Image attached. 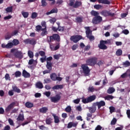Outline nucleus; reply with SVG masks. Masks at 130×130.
I'll return each instance as SVG.
<instances>
[{
	"instance_id": "obj_1",
	"label": "nucleus",
	"mask_w": 130,
	"mask_h": 130,
	"mask_svg": "<svg viewBox=\"0 0 130 130\" xmlns=\"http://www.w3.org/2000/svg\"><path fill=\"white\" fill-rule=\"evenodd\" d=\"M85 30H86L85 31V33L87 38H88V39H89L90 41H94V40H95V37L92 35V31H91L90 27H85Z\"/></svg>"
},
{
	"instance_id": "obj_2",
	"label": "nucleus",
	"mask_w": 130,
	"mask_h": 130,
	"mask_svg": "<svg viewBox=\"0 0 130 130\" xmlns=\"http://www.w3.org/2000/svg\"><path fill=\"white\" fill-rule=\"evenodd\" d=\"M98 61V58L96 57L89 58L86 60V62L87 66H90V67H93V66L96 64Z\"/></svg>"
},
{
	"instance_id": "obj_3",
	"label": "nucleus",
	"mask_w": 130,
	"mask_h": 130,
	"mask_svg": "<svg viewBox=\"0 0 130 130\" xmlns=\"http://www.w3.org/2000/svg\"><path fill=\"white\" fill-rule=\"evenodd\" d=\"M53 41H57V42H60V37L56 34H54L49 37V40L48 42H53Z\"/></svg>"
},
{
	"instance_id": "obj_4",
	"label": "nucleus",
	"mask_w": 130,
	"mask_h": 130,
	"mask_svg": "<svg viewBox=\"0 0 130 130\" xmlns=\"http://www.w3.org/2000/svg\"><path fill=\"white\" fill-rule=\"evenodd\" d=\"M81 68L83 70V72L85 76H89V75H90V72L91 70L89 69L87 64H82L81 65Z\"/></svg>"
},
{
	"instance_id": "obj_5",
	"label": "nucleus",
	"mask_w": 130,
	"mask_h": 130,
	"mask_svg": "<svg viewBox=\"0 0 130 130\" xmlns=\"http://www.w3.org/2000/svg\"><path fill=\"white\" fill-rule=\"evenodd\" d=\"M95 99H96V95H92L88 96L87 99H82V101L84 104H87V103H90V102L94 101Z\"/></svg>"
},
{
	"instance_id": "obj_6",
	"label": "nucleus",
	"mask_w": 130,
	"mask_h": 130,
	"mask_svg": "<svg viewBox=\"0 0 130 130\" xmlns=\"http://www.w3.org/2000/svg\"><path fill=\"white\" fill-rule=\"evenodd\" d=\"M81 39H84L82 36L80 35H76V36H72L70 38V40L73 41L74 43H78Z\"/></svg>"
},
{
	"instance_id": "obj_7",
	"label": "nucleus",
	"mask_w": 130,
	"mask_h": 130,
	"mask_svg": "<svg viewBox=\"0 0 130 130\" xmlns=\"http://www.w3.org/2000/svg\"><path fill=\"white\" fill-rule=\"evenodd\" d=\"M101 15H102V16H104V17H114V16H115V13H112L107 10H103L101 12Z\"/></svg>"
},
{
	"instance_id": "obj_8",
	"label": "nucleus",
	"mask_w": 130,
	"mask_h": 130,
	"mask_svg": "<svg viewBox=\"0 0 130 130\" xmlns=\"http://www.w3.org/2000/svg\"><path fill=\"white\" fill-rule=\"evenodd\" d=\"M25 44H30L31 45H35L36 44V40L35 39H26L23 41Z\"/></svg>"
},
{
	"instance_id": "obj_9",
	"label": "nucleus",
	"mask_w": 130,
	"mask_h": 130,
	"mask_svg": "<svg viewBox=\"0 0 130 130\" xmlns=\"http://www.w3.org/2000/svg\"><path fill=\"white\" fill-rule=\"evenodd\" d=\"M61 98V96L59 94H56L55 96H52L50 98L51 102H53V103H57L59 100H60V99Z\"/></svg>"
},
{
	"instance_id": "obj_10",
	"label": "nucleus",
	"mask_w": 130,
	"mask_h": 130,
	"mask_svg": "<svg viewBox=\"0 0 130 130\" xmlns=\"http://www.w3.org/2000/svg\"><path fill=\"white\" fill-rule=\"evenodd\" d=\"M101 22H102V17L99 15L94 17L92 19L93 24H99V23H101Z\"/></svg>"
},
{
	"instance_id": "obj_11",
	"label": "nucleus",
	"mask_w": 130,
	"mask_h": 130,
	"mask_svg": "<svg viewBox=\"0 0 130 130\" xmlns=\"http://www.w3.org/2000/svg\"><path fill=\"white\" fill-rule=\"evenodd\" d=\"M13 55L16 58H19V59H22V58H23V53L20 51H16L13 53Z\"/></svg>"
},
{
	"instance_id": "obj_12",
	"label": "nucleus",
	"mask_w": 130,
	"mask_h": 130,
	"mask_svg": "<svg viewBox=\"0 0 130 130\" xmlns=\"http://www.w3.org/2000/svg\"><path fill=\"white\" fill-rule=\"evenodd\" d=\"M97 1L99 4H103L104 5H110V2L108 0H90L91 3H96Z\"/></svg>"
},
{
	"instance_id": "obj_13",
	"label": "nucleus",
	"mask_w": 130,
	"mask_h": 130,
	"mask_svg": "<svg viewBox=\"0 0 130 130\" xmlns=\"http://www.w3.org/2000/svg\"><path fill=\"white\" fill-rule=\"evenodd\" d=\"M95 106H98V109H100L103 106H105V102L104 101H101L100 102H96L93 103Z\"/></svg>"
},
{
	"instance_id": "obj_14",
	"label": "nucleus",
	"mask_w": 130,
	"mask_h": 130,
	"mask_svg": "<svg viewBox=\"0 0 130 130\" xmlns=\"http://www.w3.org/2000/svg\"><path fill=\"white\" fill-rule=\"evenodd\" d=\"M16 105L15 102H12L11 104H10L8 107L5 109V111L7 112V113H9V112H10L12 109L14 107H15V106Z\"/></svg>"
},
{
	"instance_id": "obj_15",
	"label": "nucleus",
	"mask_w": 130,
	"mask_h": 130,
	"mask_svg": "<svg viewBox=\"0 0 130 130\" xmlns=\"http://www.w3.org/2000/svg\"><path fill=\"white\" fill-rule=\"evenodd\" d=\"M46 67L48 70L44 71L43 72V74L45 75L46 74H50V72L52 71V66H51L50 64H48L46 65Z\"/></svg>"
},
{
	"instance_id": "obj_16",
	"label": "nucleus",
	"mask_w": 130,
	"mask_h": 130,
	"mask_svg": "<svg viewBox=\"0 0 130 130\" xmlns=\"http://www.w3.org/2000/svg\"><path fill=\"white\" fill-rule=\"evenodd\" d=\"M98 46L100 49L105 50L107 49V46L103 42V40L100 41V43Z\"/></svg>"
},
{
	"instance_id": "obj_17",
	"label": "nucleus",
	"mask_w": 130,
	"mask_h": 130,
	"mask_svg": "<svg viewBox=\"0 0 130 130\" xmlns=\"http://www.w3.org/2000/svg\"><path fill=\"white\" fill-rule=\"evenodd\" d=\"M13 46H14V44L12 42L8 43L7 45H6L5 44H2V48L9 49V48H12V47H13Z\"/></svg>"
},
{
	"instance_id": "obj_18",
	"label": "nucleus",
	"mask_w": 130,
	"mask_h": 130,
	"mask_svg": "<svg viewBox=\"0 0 130 130\" xmlns=\"http://www.w3.org/2000/svg\"><path fill=\"white\" fill-rule=\"evenodd\" d=\"M21 113H20L17 118L18 121H23L25 118H24V113L23 111H21Z\"/></svg>"
},
{
	"instance_id": "obj_19",
	"label": "nucleus",
	"mask_w": 130,
	"mask_h": 130,
	"mask_svg": "<svg viewBox=\"0 0 130 130\" xmlns=\"http://www.w3.org/2000/svg\"><path fill=\"white\" fill-rule=\"evenodd\" d=\"M82 2L76 1V2L74 4L73 8L74 9H78V8H80V7H82Z\"/></svg>"
},
{
	"instance_id": "obj_20",
	"label": "nucleus",
	"mask_w": 130,
	"mask_h": 130,
	"mask_svg": "<svg viewBox=\"0 0 130 130\" xmlns=\"http://www.w3.org/2000/svg\"><path fill=\"white\" fill-rule=\"evenodd\" d=\"M96 106L93 103L92 107H90L88 108L89 111L90 113H94V112L96 111Z\"/></svg>"
},
{
	"instance_id": "obj_21",
	"label": "nucleus",
	"mask_w": 130,
	"mask_h": 130,
	"mask_svg": "<svg viewBox=\"0 0 130 130\" xmlns=\"http://www.w3.org/2000/svg\"><path fill=\"white\" fill-rule=\"evenodd\" d=\"M47 111H48V108L46 107H43L39 109V112L41 113L45 114L46 112H47Z\"/></svg>"
},
{
	"instance_id": "obj_22",
	"label": "nucleus",
	"mask_w": 130,
	"mask_h": 130,
	"mask_svg": "<svg viewBox=\"0 0 130 130\" xmlns=\"http://www.w3.org/2000/svg\"><path fill=\"white\" fill-rule=\"evenodd\" d=\"M25 107H26V108H29L31 109L32 108V107H34V104H33L32 103H31L30 102H26L25 104H24Z\"/></svg>"
},
{
	"instance_id": "obj_23",
	"label": "nucleus",
	"mask_w": 130,
	"mask_h": 130,
	"mask_svg": "<svg viewBox=\"0 0 130 130\" xmlns=\"http://www.w3.org/2000/svg\"><path fill=\"white\" fill-rule=\"evenodd\" d=\"M52 90H58L63 89V85H56L52 88Z\"/></svg>"
},
{
	"instance_id": "obj_24",
	"label": "nucleus",
	"mask_w": 130,
	"mask_h": 130,
	"mask_svg": "<svg viewBox=\"0 0 130 130\" xmlns=\"http://www.w3.org/2000/svg\"><path fill=\"white\" fill-rule=\"evenodd\" d=\"M46 60L47 61L46 64H50L51 66V67H52V62H51V60H52V57L49 56V57H47V58H46Z\"/></svg>"
},
{
	"instance_id": "obj_25",
	"label": "nucleus",
	"mask_w": 130,
	"mask_h": 130,
	"mask_svg": "<svg viewBox=\"0 0 130 130\" xmlns=\"http://www.w3.org/2000/svg\"><path fill=\"white\" fill-rule=\"evenodd\" d=\"M22 76L24 78H30V73H28L26 70L22 71Z\"/></svg>"
},
{
	"instance_id": "obj_26",
	"label": "nucleus",
	"mask_w": 130,
	"mask_h": 130,
	"mask_svg": "<svg viewBox=\"0 0 130 130\" xmlns=\"http://www.w3.org/2000/svg\"><path fill=\"white\" fill-rule=\"evenodd\" d=\"M54 13H57V9L53 8L50 12H47L46 15L48 16V15H51V14H54Z\"/></svg>"
},
{
	"instance_id": "obj_27",
	"label": "nucleus",
	"mask_w": 130,
	"mask_h": 130,
	"mask_svg": "<svg viewBox=\"0 0 130 130\" xmlns=\"http://www.w3.org/2000/svg\"><path fill=\"white\" fill-rule=\"evenodd\" d=\"M36 87L38 89H42L43 88V84L41 82H38L36 84Z\"/></svg>"
},
{
	"instance_id": "obj_28",
	"label": "nucleus",
	"mask_w": 130,
	"mask_h": 130,
	"mask_svg": "<svg viewBox=\"0 0 130 130\" xmlns=\"http://www.w3.org/2000/svg\"><path fill=\"white\" fill-rule=\"evenodd\" d=\"M114 92H115V89L113 87H109L107 90L108 94H112V93H114Z\"/></svg>"
},
{
	"instance_id": "obj_29",
	"label": "nucleus",
	"mask_w": 130,
	"mask_h": 130,
	"mask_svg": "<svg viewBox=\"0 0 130 130\" xmlns=\"http://www.w3.org/2000/svg\"><path fill=\"white\" fill-rule=\"evenodd\" d=\"M52 116H53L54 117L55 123H58L59 122V118H58V117L55 115V114H52Z\"/></svg>"
},
{
	"instance_id": "obj_30",
	"label": "nucleus",
	"mask_w": 130,
	"mask_h": 130,
	"mask_svg": "<svg viewBox=\"0 0 130 130\" xmlns=\"http://www.w3.org/2000/svg\"><path fill=\"white\" fill-rule=\"evenodd\" d=\"M12 89L13 91H14V92H16V93H21V90L19 89L17 86H13Z\"/></svg>"
},
{
	"instance_id": "obj_31",
	"label": "nucleus",
	"mask_w": 130,
	"mask_h": 130,
	"mask_svg": "<svg viewBox=\"0 0 130 130\" xmlns=\"http://www.w3.org/2000/svg\"><path fill=\"white\" fill-rule=\"evenodd\" d=\"M57 77V75H56V74L55 73H52L50 75V78L52 81H56V78Z\"/></svg>"
},
{
	"instance_id": "obj_32",
	"label": "nucleus",
	"mask_w": 130,
	"mask_h": 130,
	"mask_svg": "<svg viewBox=\"0 0 130 130\" xmlns=\"http://www.w3.org/2000/svg\"><path fill=\"white\" fill-rule=\"evenodd\" d=\"M27 55L29 58H33V57H34V53L31 50L28 51Z\"/></svg>"
},
{
	"instance_id": "obj_33",
	"label": "nucleus",
	"mask_w": 130,
	"mask_h": 130,
	"mask_svg": "<svg viewBox=\"0 0 130 130\" xmlns=\"http://www.w3.org/2000/svg\"><path fill=\"white\" fill-rule=\"evenodd\" d=\"M122 66H123V67L125 68L130 67V62L128 60H126L122 63Z\"/></svg>"
},
{
	"instance_id": "obj_34",
	"label": "nucleus",
	"mask_w": 130,
	"mask_h": 130,
	"mask_svg": "<svg viewBox=\"0 0 130 130\" xmlns=\"http://www.w3.org/2000/svg\"><path fill=\"white\" fill-rule=\"evenodd\" d=\"M114 98V96L111 95H108L105 97V100H108V101L112 100V99H113Z\"/></svg>"
},
{
	"instance_id": "obj_35",
	"label": "nucleus",
	"mask_w": 130,
	"mask_h": 130,
	"mask_svg": "<svg viewBox=\"0 0 130 130\" xmlns=\"http://www.w3.org/2000/svg\"><path fill=\"white\" fill-rule=\"evenodd\" d=\"M91 16H94V17H97L99 15V13L97 11H95L94 10H92L90 12Z\"/></svg>"
},
{
	"instance_id": "obj_36",
	"label": "nucleus",
	"mask_w": 130,
	"mask_h": 130,
	"mask_svg": "<svg viewBox=\"0 0 130 130\" xmlns=\"http://www.w3.org/2000/svg\"><path fill=\"white\" fill-rule=\"evenodd\" d=\"M42 31H43L41 34V36H45V35L47 34V31H46V27L42 28Z\"/></svg>"
},
{
	"instance_id": "obj_37",
	"label": "nucleus",
	"mask_w": 130,
	"mask_h": 130,
	"mask_svg": "<svg viewBox=\"0 0 130 130\" xmlns=\"http://www.w3.org/2000/svg\"><path fill=\"white\" fill-rule=\"evenodd\" d=\"M122 54V50L120 49H118L116 52V55L117 56H120Z\"/></svg>"
},
{
	"instance_id": "obj_38",
	"label": "nucleus",
	"mask_w": 130,
	"mask_h": 130,
	"mask_svg": "<svg viewBox=\"0 0 130 130\" xmlns=\"http://www.w3.org/2000/svg\"><path fill=\"white\" fill-rule=\"evenodd\" d=\"M5 11L6 12H7V13H12V12H13V7L10 6V7H7L5 9Z\"/></svg>"
},
{
	"instance_id": "obj_39",
	"label": "nucleus",
	"mask_w": 130,
	"mask_h": 130,
	"mask_svg": "<svg viewBox=\"0 0 130 130\" xmlns=\"http://www.w3.org/2000/svg\"><path fill=\"white\" fill-rule=\"evenodd\" d=\"M14 75L16 78H19L22 75V73L19 71H17L15 72Z\"/></svg>"
},
{
	"instance_id": "obj_40",
	"label": "nucleus",
	"mask_w": 130,
	"mask_h": 130,
	"mask_svg": "<svg viewBox=\"0 0 130 130\" xmlns=\"http://www.w3.org/2000/svg\"><path fill=\"white\" fill-rule=\"evenodd\" d=\"M12 36L11 33L8 32L7 35L5 36L6 40H9L10 38H12Z\"/></svg>"
},
{
	"instance_id": "obj_41",
	"label": "nucleus",
	"mask_w": 130,
	"mask_h": 130,
	"mask_svg": "<svg viewBox=\"0 0 130 130\" xmlns=\"http://www.w3.org/2000/svg\"><path fill=\"white\" fill-rule=\"evenodd\" d=\"M21 14L23 17H24V18H28V17L29 16V13L27 12L22 11Z\"/></svg>"
},
{
	"instance_id": "obj_42",
	"label": "nucleus",
	"mask_w": 130,
	"mask_h": 130,
	"mask_svg": "<svg viewBox=\"0 0 130 130\" xmlns=\"http://www.w3.org/2000/svg\"><path fill=\"white\" fill-rule=\"evenodd\" d=\"M12 43L13 44V46L14 45L16 46V45H18V44H19L20 42L17 39H14L12 41Z\"/></svg>"
},
{
	"instance_id": "obj_43",
	"label": "nucleus",
	"mask_w": 130,
	"mask_h": 130,
	"mask_svg": "<svg viewBox=\"0 0 130 130\" xmlns=\"http://www.w3.org/2000/svg\"><path fill=\"white\" fill-rule=\"evenodd\" d=\"M65 111L68 113H70L71 111H72V107L71 106H68L65 109Z\"/></svg>"
},
{
	"instance_id": "obj_44",
	"label": "nucleus",
	"mask_w": 130,
	"mask_h": 130,
	"mask_svg": "<svg viewBox=\"0 0 130 130\" xmlns=\"http://www.w3.org/2000/svg\"><path fill=\"white\" fill-rule=\"evenodd\" d=\"M38 16V14L36 12H32L31 14V19H36Z\"/></svg>"
},
{
	"instance_id": "obj_45",
	"label": "nucleus",
	"mask_w": 130,
	"mask_h": 130,
	"mask_svg": "<svg viewBox=\"0 0 130 130\" xmlns=\"http://www.w3.org/2000/svg\"><path fill=\"white\" fill-rule=\"evenodd\" d=\"M76 21L78 23H82L83 22V17L78 16L76 18Z\"/></svg>"
},
{
	"instance_id": "obj_46",
	"label": "nucleus",
	"mask_w": 130,
	"mask_h": 130,
	"mask_svg": "<svg viewBox=\"0 0 130 130\" xmlns=\"http://www.w3.org/2000/svg\"><path fill=\"white\" fill-rule=\"evenodd\" d=\"M36 31L37 32H40L41 30H42V26L41 25H38L36 26Z\"/></svg>"
},
{
	"instance_id": "obj_47",
	"label": "nucleus",
	"mask_w": 130,
	"mask_h": 130,
	"mask_svg": "<svg viewBox=\"0 0 130 130\" xmlns=\"http://www.w3.org/2000/svg\"><path fill=\"white\" fill-rule=\"evenodd\" d=\"M52 121V119L51 118H47L46 119V123L47 124H51V122Z\"/></svg>"
},
{
	"instance_id": "obj_48",
	"label": "nucleus",
	"mask_w": 130,
	"mask_h": 130,
	"mask_svg": "<svg viewBox=\"0 0 130 130\" xmlns=\"http://www.w3.org/2000/svg\"><path fill=\"white\" fill-rule=\"evenodd\" d=\"M117 121V120L115 118H113L112 121H111V125H114L116 124V122Z\"/></svg>"
},
{
	"instance_id": "obj_49",
	"label": "nucleus",
	"mask_w": 130,
	"mask_h": 130,
	"mask_svg": "<svg viewBox=\"0 0 130 130\" xmlns=\"http://www.w3.org/2000/svg\"><path fill=\"white\" fill-rule=\"evenodd\" d=\"M75 5V0H70L69 6L70 7H73L74 8V6Z\"/></svg>"
},
{
	"instance_id": "obj_50",
	"label": "nucleus",
	"mask_w": 130,
	"mask_h": 130,
	"mask_svg": "<svg viewBox=\"0 0 130 130\" xmlns=\"http://www.w3.org/2000/svg\"><path fill=\"white\" fill-rule=\"evenodd\" d=\"M39 127L40 129H41V130H48V127H45V126H44V125L39 126Z\"/></svg>"
},
{
	"instance_id": "obj_51",
	"label": "nucleus",
	"mask_w": 130,
	"mask_h": 130,
	"mask_svg": "<svg viewBox=\"0 0 130 130\" xmlns=\"http://www.w3.org/2000/svg\"><path fill=\"white\" fill-rule=\"evenodd\" d=\"M54 47L55 48L54 50H55V51H56V50H57L58 49H59V48L60 47V43H57L56 45Z\"/></svg>"
},
{
	"instance_id": "obj_52",
	"label": "nucleus",
	"mask_w": 130,
	"mask_h": 130,
	"mask_svg": "<svg viewBox=\"0 0 130 130\" xmlns=\"http://www.w3.org/2000/svg\"><path fill=\"white\" fill-rule=\"evenodd\" d=\"M41 6L42 7H46L47 6V3L46 1L45 0H42L41 1Z\"/></svg>"
},
{
	"instance_id": "obj_53",
	"label": "nucleus",
	"mask_w": 130,
	"mask_h": 130,
	"mask_svg": "<svg viewBox=\"0 0 130 130\" xmlns=\"http://www.w3.org/2000/svg\"><path fill=\"white\" fill-rule=\"evenodd\" d=\"M109 109L110 113H113V112H114L115 111V108H114L113 106L110 107Z\"/></svg>"
},
{
	"instance_id": "obj_54",
	"label": "nucleus",
	"mask_w": 130,
	"mask_h": 130,
	"mask_svg": "<svg viewBox=\"0 0 130 130\" xmlns=\"http://www.w3.org/2000/svg\"><path fill=\"white\" fill-rule=\"evenodd\" d=\"M49 22L51 24H54L55 22H56V19L55 18H53L49 20Z\"/></svg>"
},
{
	"instance_id": "obj_55",
	"label": "nucleus",
	"mask_w": 130,
	"mask_h": 130,
	"mask_svg": "<svg viewBox=\"0 0 130 130\" xmlns=\"http://www.w3.org/2000/svg\"><path fill=\"white\" fill-rule=\"evenodd\" d=\"M103 42L105 44H109V45H111V40H107L106 41H103Z\"/></svg>"
},
{
	"instance_id": "obj_56",
	"label": "nucleus",
	"mask_w": 130,
	"mask_h": 130,
	"mask_svg": "<svg viewBox=\"0 0 130 130\" xmlns=\"http://www.w3.org/2000/svg\"><path fill=\"white\" fill-rule=\"evenodd\" d=\"M88 91L91 93H93V92L95 91V88H94V87L93 86H89L88 88Z\"/></svg>"
},
{
	"instance_id": "obj_57",
	"label": "nucleus",
	"mask_w": 130,
	"mask_h": 130,
	"mask_svg": "<svg viewBox=\"0 0 130 130\" xmlns=\"http://www.w3.org/2000/svg\"><path fill=\"white\" fill-rule=\"evenodd\" d=\"M12 17L13 16H12V15H8L7 16L4 17V19L5 21H7V20H10V19H12Z\"/></svg>"
},
{
	"instance_id": "obj_58",
	"label": "nucleus",
	"mask_w": 130,
	"mask_h": 130,
	"mask_svg": "<svg viewBox=\"0 0 130 130\" xmlns=\"http://www.w3.org/2000/svg\"><path fill=\"white\" fill-rule=\"evenodd\" d=\"M102 8V6L100 5H95L94 6V8L96 9V10H99V9H101Z\"/></svg>"
},
{
	"instance_id": "obj_59",
	"label": "nucleus",
	"mask_w": 130,
	"mask_h": 130,
	"mask_svg": "<svg viewBox=\"0 0 130 130\" xmlns=\"http://www.w3.org/2000/svg\"><path fill=\"white\" fill-rule=\"evenodd\" d=\"M78 47H79V46L78 45V44H76L72 46V50H76V49H77Z\"/></svg>"
},
{
	"instance_id": "obj_60",
	"label": "nucleus",
	"mask_w": 130,
	"mask_h": 130,
	"mask_svg": "<svg viewBox=\"0 0 130 130\" xmlns=\"http://www.w3.org/2000/svg\"><path fill=\"white\" fill-rule=\"evenodd\" d=\"M39 54L40 55H41V56H45V52L43 51H40L39 52Z\"/></svg>"
},
{
	"instance_id": "obj_61",
	"label": "nucleus",
	"mask_w": 130,
	"mask_h": 130,
	"mask_svg": "<svg viewBox=\"0 0 130 130\" xmlns=\"http://www.w3.org/2000/svg\"><path fill=\"white\" fill-rule=\"evenodd\" d=\"M68 128H71L73 127V122H70L68 124L67 126Z\"/></svg>"
},
{
	"instance_id": "obj_62",
	"label": "nucleus",
	"mask_w": 130,
	"mask_h": 130,
	"mask_svg": "<svg viewBox=\"0 0 130 130\" xmlns=\"http://www.w3.org/2000/svg\"><path fill=\"white\" fill-rule=\"evenodd\" d=\"M51 94V92H50V91H46L44 93V94L47 96V97H49L50 96V94Z\"/></svg>"
},
{
	"instance_id": "obj_63",
	"label": "nucleus",
	"mask_w": 130,
	"mask_h": 130,
	"mask_svg": "<svg viewBox=\"0 0 130 130\" xmlns=\"http://www.w3.org/2000/svg\"><path fill=\"white\" fill-rule=\"evenodd\" d=\"M3 130H11V127L10 126V125H7L4 127Z\"/></svg>"
},
{
	"instance_id": "obj_64",
	"label": "nucleus",
	"mask_w": 130,
	"mask_h": 130,
	"mask_svg": "<svg viewBox=\"0 0 130 130\" xmlns=\"http://www.w3.org/2000/svg\"><path fill=\"white\" fill-rule=\"evenodd\" d=\"M126 114L128 118H130V110H126Z\"/></svg>"
}]
</instances>
